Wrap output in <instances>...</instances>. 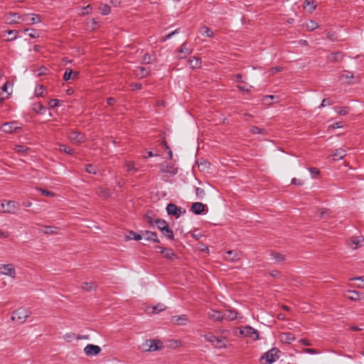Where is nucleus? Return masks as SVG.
<instances>
[{
  "label": "nucleus",
  "mask_w": 364,
  "mask_h": 364,
  "mask_svg": "<svg viewBox=\"0 0 364 364\" xmlns=\"http://www.w3.org/2000/svg\"><path fill=\"white\" fill-rule=\"evenodd\" d=\"M346 155V150L339 148L336 149L333 153L332 154V156H334L333 160H339L343 159Z\"/></svg>",
  "instance_id": "24"
},
{
  "label": "nucleus",
  "mask_w": 364,
  "mask_h": 364,
  "mask_svg": "<svg viewBox=\"0 0 364 364\" xmlns=\"http://www.w3.org/2000/svg\"><path fill=\"white\" fill-rule=\"evenodd\" d=\"M163 234L168 239H173V232L172 230L169 228L168 226L165 228V229H163L162 231Z\"/></svg>",
  "instance_id": "39"
},
{
  "label": "nucleus",
  "mask_w": 364,
  "mask_h": 364,
  "mask_svg": "<svg viewBox=\"0 0 364 364\" xmlns=\"http://www.w3.org/2000/svg\"><path fill=\"white\" fill-rule=\"evenodd\" d=\"M136 75L140 77H144L149 74V71L145 68L139 67L136 70Z\"/></svg>",
  "instance_id": "30"
},
{
  "label": "nucleus",
  "mask_w": 364,
  "mask_h": 364,
  "mask_svg": "<svg viewBox=\"0 0 364 364\" xmlns=\"http://www.w3.org/2000/svg\"><path fill=\"white\" fill-rule=\"evenodd\" d=\"M336 111L338 114L342 116L346 115L349 112L348 108L347 107L336 108Z\"/></svg>",
  "instance_id": "48"
},
{
  "label": "nucleus",
  "mask_w": 364,
  "mask_h": 364,
  "mask_svg": "<svg viewBox=\"0 0 364 364\" xmlns=\"http://www.w3.org/2000/svg\"><path fill=\"white\" fill-rule=\"evenodd\" d=\"M309 171L311 173L312 178H314L316 176L320 173V171L317 168H310Z\"/></svg>",
  "instance_id": "57"
},
{
  "label": "nucleus",
  "mask_w": 364,
  "mask_h": 364,
  "mask_svg": "<svg viewBox=\"0 0 364 364\" xmlns=\"http://www.w3.org/2000/svg\"><path fill=\"white\" fill-rule=\"evenodd\" d=\"M339 79L341 81L346 83H354L356 80H353L357 79L353 74L350 72H346L345 73L341 74L339 76Z\"/></svg>",
  "instance_id": "15"
},
{
  "label": "nucleus",
  "mask_w": 364,
  "mask_h": 364,
  "mask_svg": "<svg viewBox=\"0 0 364 364\" xmlns=\"http://www.w3.org/2000/svg\"><path fill=\"white\" fill-rule=\"evenodd\" d=\"M63 338L67 341V342H71L73 341L74 339L77 338V339H80L81 338L80 336H77L75 335V333H73V332H69V333H67L64 335L63 336Z\"/></svg>",
  "instance_id": "31"
},
{
  "label": "nucleus",
  "mask_w": 364,
  "mask_h": 364,
  "mask_svg": "<svg viewBox=\"0 0 364 364\" xmlns=\"http://www.w3.org/2000/svg\"><path fill=\"white\" fill-rule=\"evenodd\" d=\"M237 313L232 310H227L224 312H223V321H232L237 318Z\"/></svg>",
  "instance_id": "20"
},
{
  "label": "nucleus",
  "mask_w": 364,
  "mask_h": 364,
  "mask_svg": "<svg viewBox=\"0 0 364 364\" xmlns=\"http://www.w3.org/2000/svg\"><path fill=\"white\" fill-rule=\"evenodd\" d=\"M0 273L12 278L16 277V271L12 264H0Z\"/></svg>",
  "instance_id": "8"
},
{
  "label": "nucleus",
  "mask_w": 364,
  "mask_h": 364,
  "mask_svg": "<svg viewBox=\"0 0 364 364\" xmlns=\"http://www.w3.org/2000/svg\"><path fill=\"white\" fill-rule=\"evenodd\" d=\"M22 21L26 22L28 25H33L41 21V17L38 14H25L22 16Z\"/></svg>",
  "instance_id": "10"
},
{
  "label": "nucleus",
  "mask_w": 364,
  "mask_h": 364,
  "mask_svg": "<svg viewBox=\"0 0 364 364\" xmlns=\"http://www.w3.org/2000/svg\"><path fill=\"white\" fill-rule=\"evenodd\" d=\"M38 190L40 191L41 193L46 196L53 197L55 196V194L53 192L49 191L46 189L38 188Z\"/></svg>",
  "instance_id": "52"
},
{
  "label": "nucleus",
  "mask_w": 364,
  "mask_h": 364,
  "mask_svg": "<svg viewBox=\"0 0 364 364\" xmlns=\"http://www.w3.org/2000/svg\"><path fill=\"white\" fill-rule=\"evenodd\" d=\"M85 171L89 173L95 174L97 173V168L92 164H88L85 167Z\"/></svg>",
  "instance_id": "49"
},
{
  "label": "nucleus",
  "mask_w": 364,
  "mask_h": 364,
  "mask_svg": "<svg viewBox=\"0 0 364 364\" xmlns=\"http://www.w3.org/2000/svg\"><path fill=\"white\" fill-rule=\"evenodd\" d=\"M167 213L170 215H174L177 218L181 216V215L186 213L185 209L178 207L174 203H169L166 206Z\"/></svg>",
  "instance_id": "5"
},
{
  "label": "nucleus",
  "mask_w": 364,
  "mask_h": 364,
  "mask_svg": "<svg viewBox=\"0 0 364 364\" xmlns=\"http://www.w3.org/2000/svg\"><path fill=\"white\" fill-rule=\"evenodd\" d=\"M125 166L128 171H136L138 170V168L134 166V164L132 161H127Z\"/></svg>",
  "instance_id": "47"
},
{
  "label": "nucleus",
  "mask_w": 364,
  "mask_h": 364,
  "mask_svg": "<svg viewBox=\"0 0 364 364\" xmlns=\"http://www.w3.org/2000/svg\"><path fill=\"white\" fill-rule=\"evenodd\" d=\"M101 351V348L99 346L93 344H87L85 348L84 352L87 356H93L99 354Z\"/></svg>",
  "instance_id": "12"
},
{
  "label": "nucleus",
  "mask_w": 364,
  "mask_h": 364,
  "mask_svg": "<svg viewBox=\"0 0 364 364\" xmlns=\"http://www.w3.org/2000/svg\"><path fill=\"white\" fill-rule=\"evenodd\" d=\"M193 49L188 46L187 43H183L177 51L176 57L183 59L192 53Z\"/></svg>",
  "instance_id": "11"
},
{
  "label": "nucleus",
  "mask_w": 364,
  "mask_h": 364,
  "mask_svg": "<svg viewBox=\"0 0 364 364\" xmlns=\"http://www.w3.org/2000/svg\"><path fill=\"white\" fill-rule=\"evenodd\" d=\"M3 213L15 214L18 210V203L14 200H4L1 204Z\"/></svg>",
  "instance_id": "2"
},
{
  "label": "nucleus",
  "mask_w": 364,
  "mask_h": 364,
  "mask_svg": "<svg viewBox=\"0 0 364 364\" xmlns=\"http://www.w3.org/2000/svg\"><path fill=\"white\" fill-rule=\"evenodd\" d=\"M282 70V68L275 67L270 69L269 72L272 75H274L276 73L280 72Z\"/></svg>",
  "instance_id": "63"
},
{
  "label": "nucleus",
  "mask_w": 364,
  "mask_h": 364,
  "mask_svg": "<svg viewBox=\"0 0 364 364\" xmlns=\"http://www.w3.org/2000/svg\"><path fill=\"white\" fill-rule=\"evenodd\" d=\"M82 289L87 291L96 289V284L94 282H84L82 284Z\"/></svg>",
  "instance_id": "29"
},
{
  "label": "nucleus",
  "mask_w": 364,
  "mask_h": 364,
  "mask_svg": "<svg viewBox=\"0 0 364 364\" xmlns=\"http://www.w3.org/2000/svg\"><path fill=\"white\" fill-rule=\"evenodd\" d=\"M33 110L36 112V113H41L42 111H45L46 110V107L41 103H35L33 105Z\"/></svg>",
  "instance_id": "46"
},
{
  "label": "nucleus",
  "mask_w": 364,
  "mask_h": 364,
  "mask_svg": "<svg viewBox=\"0 0 364 364\" xmlns=\"http://www.w3.org/2000/svg\"><path fill=\"white\" fill-rule=\"evenodd\" d=\"M152 56H151L150 55H149L148 53H146L144 56H143V63H146V64H149L150 63L151 61H152Z\"/></svg>",
  "instance_id": "54"
},
{
  "label": "nucleus",
  "mask_w": 364,
  "mask_h": 364,
  "mask_svg": "<svg viewBox=\"0 0 364 364\" xmlns=\"http://www.w3.org/2000/svg\"><path fill=\"white\" fill-rule=\"evenodd\" d=\"M309 6V13H312L316 8V4L314 0H305L304 1V7Z\"/></svg>",
  "instance_id": "32"
},
{
  "label": "nucleus",
  "mask_w": 364,
  "mask_h": 364,
  "mask_svg": "<svg viewBox=\"0 0 364 364\" xmlns=\"http://www.w3.org/2000/svg\"><path fill=\"white\" fill-rule=\"evenodd\" d=\"M142 346L145 351H156L162 348V343L155 339H149L142 344Z\"/></svg>",
  "instance_id": "3"
},
{
  "label": "nucleus",
  "mask_w": 364,
  "mask_h": 364,
  "mask_svg": "<svg viewBox=\"0 0 364 364\" xmlns=\"http://www.w3.org/2000/svg\"><path fill=\"white\" fill-rule=\"evenodd\" d=\"M316 215L321 219H326L329 215L328 210L325 208L318 209L316 213Z\"/></svg>",
  "instance_id": "27"
},
{
  "label": "nucleus",
  "mask_w": 364,
  "mask_h": 364,
  "mask_svg": "<svg viewBox=\"0 0 364 364\" xmlns=\"http://www.w3.org/2000/svg\"><path fill=\"white\" fill-rule=\"evenodd\" d=\"M306 26L308 31H312L318 28V24L314 21L310 20L306 23Z\"/></svg>",
  "instance_id": "37"
},
{
  "label": "nucleus",
  "mask_w": 364,
  "mask_h": 364,
  "mask_svg": "<svg viewBox=\"0 0 364 364\" xmlns=\"http://www.w3.org/2000/svg\"><path fill=\"white\" fill-rule=\"evenodd\" d=\"M78 76L77 72H73V70L70 68H68L63 75V80L65 81L69 80L70 79H76Z\"/></svg>",
  "instance_id": "23"
},
{
  "label": "nucleus",
  "mask_w": 364,
  "mask_h": 364,
  "mask_svg": "<svg viewBox=\"0 0 364 364\" xmlns=\"http://www.w3.org/2000/svg\"><path fill=\"white\" fill-rule=\"evenodd\" d=\"M9 16L11 18H7L6 21H9V23H18L21 21H22V16H20L19 14L15 13V14H10Z\"/></svg>",
  "instance_id": "26"
},
{
  "label": "nucleus",
  "mask_w": 364,
  "mask_h": 364,
  "mask_svg": "<svg viewBox=\"0 0 364 364\" xmlns=\"http://www.w3.org/2000/svg\"><path fill=\"white\" fill-rule=\"evenodd\" d=\"M328 60L331 61H338L342 59V53L340 52H337L335 53H331L328 57Z\"/></svg>",
  "instance_id": "36"
},
{
  "label": "nucleus",
  "mask_w": 364,
  "mask_h": 364,
  "mask_svg": "<svg viewBox=\"0 0 364 364\" xmlns=\"http://www.w3.org/2000/svg\"><path fill=\"white\" fill-rule=\"evenodd\" d=\"M127 239H133V240H140L141 239H143V236H142V234H138L134 231H130L129 232V235L127 236Z\"/></svg>",
  "instance_id": "34"
},
{
  "label": "nucleus",
  "mask_w": 364,
  "mask_h": 364,
  "mask_svg": "<svg viewBox=\"0 0 364 364\" xmlns=\"http://www.w3.org/2000/svg\"><path fill=\"white\" fill-rule=\"evenodd\" d=\"M333 104V102L329 98H325L322 100L321 104V107H324L326 106H328Z\"/></svg>",
  "instance_id": "55"
},
{
  "label": "nucleus",
  "mask_w": 364,
  "mask_h": 364,
  "mask_svg": "<svg viewBox=\"0 0 364 364\" xmlns=\"http://www.w3.org/2000/svg\"><path fill=\"white\" fill-rule=\"evenodd\" d=\"M350 293L352 294V296H350L348 298L352 301H357L359 299V293L357 291H349Z\"/></svg>",
  "instance_id": "51"
},
{
  "label": "nucleus",
  "mask_w": 364,
  "mask_h": 364,
  "mask_svg": "<svg viewBox=\"0 0 364 364\" xmlns=\"http://www.w3.org/2000/svg\"><path fill=\"white\" fill-rule=\"evenodd\" d=\"M7 33L9 36V38H8L6 41H11L15 40L17 38V36L18 34V31L16 30H7L5 31Z\"/></svg>",
  "instance_id": "33"
},
{
  "label": "nucleus",
  "mask_w": 364,
  "mask_h": 364,
  "mask_svg": "<svg viewBox=\"0 0 364 364\" xmlns=\"http://www.w3.org/2000/svg\"><path fill=\"white\" fill-rule=\"evenodd\" d=\"M59 150L68 154H72L73 153V150L70 147L67 146L64 144L59 145Z\"/></svg>",
  "instance_id": "44"
},
{
  "label": "nucleus",
  "mask_w": 364,
  "mask_h": 364,
  "mask_svg": "<svg viewBox=\"0 0 364 364\" xmlns=\"http://www.w3.org/2000/svg\"><path fill=\"white\" fill-rule=\"evenodd\" d=\"M82 12L80 13V15L85 16L87 14H89L92 10V6L90 5H87L85 7L80 8Z\"/></svg>",
  "instance_id": "50"
},
{
  "label": "nucleus",
  "mask_w": 364,
  "mask_h": 364,
  "mask_svg": "<svg viewBox=\"0 0 364 364\" xmlns=\"http://www.w3.org/2000/svg\"><path fill=\"white\" fill-rule=\"evenodd\" d=\"M143 239L147 241H152L155 242H159L157 235L154 232L144 231L142 232Z\"/></svg>",
  "instance_id": "16"
},
{
  "label": "nucleus",
  "mask_w": 364,
  "mask_h": 364,
  "mask_svg": "<svg viewBox=\"0 0 364 364\" xmlns=\"http://www.w3.org/2000/svg\"><path fill=\"white\" fill-rule=\"evenodd\" d=\"M303 352L306 353H309V354L318 353L317 350H316L314 348H304Z\"/></svg>",
  "instance_id": "60"
},
{
  "label": "nucleus",
  "mask_w": 364,
  "mask_h": 364,
  "mask_svg": "<svg viewBox=\"0 0 364 364\" xmlns=\"http://www.w3.org/2000/svg\"><path fill=\"white\" fill-rule=\"evenodd\" d=\"M299 342L304 346H311V343L306 338L300 339Z\"/></svg>",
  "instance_id": "64"
},
{
  "label": "nucleus",
  "mask_w": 364,
  "mask_h": 364,
  "mask_svg": "<svg viewBox=\"0 0 364 364\" xmlns=\"http://www.w3.org/2000/svg\"><path fill=\"white\" fill-rule=\"evenodd\" d=\"M14 149L16 153L19 154H26L29 151V149L24 145H16Z\"/></svg>",
  "instance_id": "35"
},
{
  "label": "nucleus",
  "mask_w": 364,
  "mask_h": 364,
  "mask_svg": "<svg viewBox=\"0 0 364 364\" xmlns=\"http://www.w3.org/2000/svg\"><path fill=\"white\" fill-rule=\"evenodd\" d=\"M240 333L244 336L249 337L253 340H257L259 338L257 331L250 326H247L241 328Z\"/></svg>",
  "instance_id": "6"
},
{
  "label": "nucleus",
  "mask_w": 364,
  "mask_h": 364,
  "mask_svg": "<svg viewBox=\"0 0 364 364\" xmlns=\"http://www.w3.org/2000/svg\"><path fill=\"white\" fill-rule=\"evenodd\" d=\"M282 338L285 339L286 342L290 343L291 342L295 340L294 336L291 333H284L282 334Z\"/></svg>",
  "instance_id": "42"
},
{
  "label": "nucleus",
  "mask_w": 364,
  "mask_h": 364,
  "mask_svg": "<svg viewBox=\"0 0 364 364\" xmlns=\"http://www.w3.org/2000/svg\"><path fill=\"white\" fill-rule=\"evenodd\" d=\"M199 33L203 36L208 37V38H214V36H215L214 32L206 26L200 27V28L199 30Z\"/></svg>",
  "instance_id": "22"
},
{
  "label": "nucleus",
  "mask_w": 364,
  "mask_h": 364,
  "mask_svg": "<svg viewBox=\"0 0 364 364\" xmlns=\"http://www.w3.org/2000/svg\"><path fill=\"white\" fill-rule=\"evenodd\" d=\"M133 90H140L142 87V85L141 83H132L131 85Z\"/></svg>",
  "instance_id": "62"
},
{
  "label": "nucleus",
  "mask_w": 364,
  "mask_h": 364,
  "mask_svg": "<svg viewBox=\"0 0 364 364\" xmlns=\"http://www.w3.org/2000/svg\"><path fill=\"white\" fill-rule=\"evenodd\" d=\"M250 132L254 134H264L265 133V130L264 129L255 126H253L250 128Z\"/></svg>",
  "instance_id": "45"
},
{
  "label": "nucleus",
  "mask_w": 364,
  "mask_h": 364,
  "mask_svg": "<svg viewBox=\"0 0 364 364\" xmlns=\"http://www.w3.org/2000/svg\"><path fill=\"white\" fill-rule=\"evenodd\" d=\"M58 228L53 226H44V230L42 232L45 234L54 235L57 233Z\"/></svg>",
  "instance_id": "28"
},
{
  "label": "nucleus",
  "mask_w": 364,
  "mask_h": 364,
  "mask_svg": "<svg viewBox=\"0 0 364 364\" xmlns=\"http://www.w3.org/2000/svg\"><path fill=\"white\" fill-rule=\"evenodd\" d=\"M166 309V306L162 304H158L156 306H154L152 307V313L153 314H158L162 311H164Z\"/></svg>",
  "instance_id": "40"
},
{
  "label": "nucleus",
  "mask_w": 364,
  "mask_h": 364,
  "mask_svg": "<svg viewBox=\"0 0 364 364\" xmlns=\"http://www.w3.org/2000/svg\"><path fill=\"white\" fill-rule=\"evenodd\" d=\"M171 322L177 326H185L188 322V318L186 315L173 316L171 318Z\"/></svg>",
  "instance_id": "14"
},
{
  "label": "nucleus",
  "mask_w": 364,
  "mask_h": 364,
  "mask_svg": "<svg viewBox=\"0 0 364 364\" xmlns=\"http://www.w3.org/2000/svg\"><path fill=\"white\" fill-rule=\"evenodd\" d=\"M272 256L275 259V262H280L284 260V257L279 252L272 253Z\"/></svg>",
  "instance_id": "53"
},
{
  "label": "nucleus",
  "mask_w": 364,
  "mask_h": 364,
  "mask_svg": "<svg viewBox=\"0 0 364 364\" xmlns=\"http://www.w3.org/2000/svg\"><path fill=\"white\" fill-rule=\"evenodd\" d=\"M21 127L18 126V122L16 121L4 123L0 129L5 133H12L20 129Z\"/></svg>",
  "instance_id": "7"
},
{
  "label": "nucleus",
  "mask_w": 364,
  "mask_h": 364,
  "mask_svg": "<svg viewBox=\"0 0 364 364\" xmlns=\"http://www.w3.org/2000/svg\"><path fill=\"white\" fill-rule=\"evenodd\" d=\"M291 183L296 186H302L304 184V181L301 179L293 178L291 179Z\"/></svg>",
  "instance_id": "58"
},
{
  "label": "nucleus",
  "mask_w": 364,
  "mask_h": 364,
  "mask_svg": "<svg viewBox=\"0 0 364 364\" xmlns=\"http://www.w3.org/2000/svg\"><path fill=\"white\" fill-rule=\"evenodd\" d=\"M155 223L156 224L158 228L161 231H162L163 229H165V228H166L168 226L166 222L162 219L156 220Z\"/></svg>",
  "instance_id": "38"
},
{
  "label": "nucleus",
  "mask_w": 364,
  "mask_h": 364,
  "mask_svg": "<svg viewBox=\"0 0 364 364\" xmlns=\"http://www.w3.org/2000/svg\"><path fill=\"white\" fill-rule=\"evenodd\" d=\"M364 245V239L360 237H353L351 240V243L349 244L352 248H356L357 247H360Z\"/></svg>",
  "instance_id": "25"
},
{
  "label": "nucleus",
  "mask_w": 364,
  "mask_h": 364,
  "mask_svg": "<svg viewBox=\"0 0 364 364\" xmlns=\"http://www.w3.org/2000/svg\"><path fill=\"white\" fill-rule=\"evenodd\" d=\"M31 314L29 309L21 307L13 311L11 319L18 323H23Z\"/></svg>",
  "instance_id": "1"
},
{
  "label": "nucleus",
  "mask_w": 364,
  "mask_h": 364,
  "mask_svg": "<svg viewBox=\"0 0 364 364\" xmlns=\"http://www.w3.org/2000/svg\"><path fill=\"white\" fill-rule=\"evenodd\" d=\"M204 337L206 341L211 343L215 348L225 347V343L224 342L225 338L216 337L210 333L205 334Z\"/></svg>",
  "instance_id": "4"
},
{
  "label": "nucleus",
  "mask_w": 364,
  "mask_h": 364,
  "mask_svg": "<svg viewBox=\"0 0 364 364\" xmlns=\"http://www.w3.org/2000/svg\"><path fill=\"white\" fill-rule=\"evenodd\" d=\"M157 248L161 250V253L164 254V257L168 259H175L177 258L176 255L173 252L171 249L162 248L161 247H157Z\"/></svg>",
  "instance_id": "18"
},
{
  "label": "nucleus",
  "mask_w": 364,
  "mask_h": 364,
  "mask_svg": "<svg viewBox=\"0 0 364 364\" xmlns=\"http://www.w3.org/2000/svg\"><path fill=\"white\" fill-rule=\"evenodd\" d=\"M241 252L237 250H228L224 255V258L229 262H235L240 259Z\"/></svg>",
  "instance_id": "13"
},
{
  "label": "nucleus",
  "mask_w": 364,
  "mask_h": 364,
  "mask_svg": "<svg viewBox=\"0 0 364 364\" xmlns=\"http://www.w3.org/2000/svg\"><path fill=\"white\" fill-rule=\"evenodd\" d=\"M179 29H176L174 31L168 33V35H166V36H164L163 38V41H166V40L171 38L173 35H175L176 33H178L179 31Z\"/></svg>",
  "instance_id": "59"
},
{
  "label": "nucleus",
  "mask_w": 364,
  "mask_h": 364,
  "mask_svg": "<svg viewBox=\"0 0 364 364\" xmlns=\"http://www.w3.org/2000/svg\"><path fill=\"white\" fill-rule=\"evenodd\" d=\"M196 195L198 199L202 200L205 196V192L203 188H196Z\"/></svg>",
  "instance_id": "41"
},
{
  "label": "nucleus",
  "mask_w": 364,
  "mask_h": 364,
  "mask_svg": "<svg viewBox=\"0 0 364 364\" xmlns=\"http://www.w3.org/2000/svg\"><path fill=\"white\" fill-rule=\"evenodd\" d=\"M99 9L102 15H107L110 12V7L107 4H101Z\"/></svg>",
  "instance_id": "43"
},
{
  "label": "nucleus",
  "mask_w": 364,
  "mask_h": 364,
  "mask_svg": "<svg viewBox=\"0 0 364 364\" xmlns=\"http://www.w3.org/2000/svg\"><path fill=\"white\" fill-rule=\"evenodd\" d=\"M208 316L210 318L214 321H223V312L216 310L210 309L208 312Z\"/></svg>",
  "instance_id": "17"
},
{
  "label": "nucleus",
  "mask_w": 364,
  "mask_h": 364,
  "mask_svg": "<svg viewBox=\"0 0 364 364\" xmlns=\"http://www.w3.org/2000/svg\"><path fill=\"white\" fill-rule=\"evenodd\" d=\"M60 105V101L57 99H53V100H50V102H49V105L50 107H57V106H59Z\"/></svg>",
  "instance_id": "56"
},
{
  "label": "nucleus",
  "mask_w": 364,
  "mask_h": 364,
  "mask_svg": "<svg viewBox=\"0 0 364 364\" xmlns=\"http://www.w3.org/2000/svg\"><path fill=\"white\" fill-rule=\"evenodd\" d=\"M68 138L73 144H80L85 141V137L80 132L72 131L68 133Z\"/></svg>",
  "instance_id": "9"
},
{
  "label": "nucleus",
  "mask_w": 364,
  "mask_h": 364,
  "mask_svg": "<svg viewBox=\"0 0 364 364\" xmlns=\"http://www.w3.org/2000/svg\"><path fill=\"white\" fill-rule=\"evenodd\" d=\"M188 65L192 69L200 68L201 65V60L198 58L193 57L192 58L188 59Z\"/></svg>",
  "instance_id": "21"
},
{
  "label": "nucleus",
  "mask_w": 364,
  "mask_h": 364,
  "mask_svg": "<svg viewBox=\"0 0 364 364\" xmlns=\"http://www.w3.org/2000/svg\"><path fill=\"white\" fill-rule=\"evenodd\" d=\"M44 89V87L43 85H38L36 88V94L37 95H40L41 96L42 94H43V90Z\"/></svg>",
  "instance_id": "61"
},
{
  "label": "nucleus",
  "mask_w": 364,
  "mask_h": 364,
  "mask_svg": "<svg viewBox=\"0 0 364 364\" xmlns=\"http://www.w3.org/2000/svg\"><path fill=\"white\" fill-rule=\"evenodd\" d=\"M205 208V205L200 202L193 203L191 205V210L196 215L201 214Z\"/></svg>",
  "instance_id": "19"
}]
</instances>
